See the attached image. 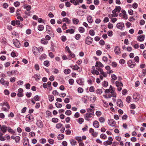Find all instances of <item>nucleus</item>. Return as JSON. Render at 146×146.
<instances>
[{
  "label": "nucleus",
  "mask_w": 146,
  "mask_h": 146,
  "mask_svg": "<svg viewBox=\"0 0 146 146\" xmlns=\"http://www.w3.org/2000/svg\"><path fill=\"white\" fill-rule=\"evenodd\" d=\"M108 123L110 126H114L116 124V122L113 119H110L108 121Z\"/></svg>",
  "instance_id": "10"
},
{
  "label": "nucleus",
  "mask_w": 146,
  "mask_h": 146,
  "mask_svg": "<svg viewBox=\"0 0 146 146\" xmlns=\"http://www.w3.org/2000/svg\"><path fill=\"white\" fill-rule=\"evenodd\" d=\"M20 5V3L18 1H16L14 3V5L16 7H18Z\"/></svg>",
  "instance_id": "64"
},
{
  "label": "nucleus",
  "mask_w": 146,
  "mask_h": 146,
  "mask_svg": "<svg viewBox=\"0 0 146 146\" xmlns=\"http://www.w3.org/2000/svg\"><path fill=\"white\" fill-rule=\"evenodd\" d=\"M11 24L13 26H15L16 25L17 26H19V27L21 28L23 27V25L22 24L20 25L21 23L18 20L12 21L11 23Z\"/></svg>",
  "instance_id": "1"
},
{
  "label": "nucleus",
  "mask_w": 146,
  "mask_h": 146,
  "mask_svg": "<svg viewBox=\"0 0 146 146\" xmlns=\"http://www.w3.org/2000/svg\"><path fill=\"white\" fill-rule=\"evenodd\" d=\"M93 41V38L88 36L86 38L85 43L88 45H90L92 43Z\"/></svg>",
  "instance_id": "2"
},
{
  "label": "nucleus",
  "mask_w": 146,
  "mask_h": 146,
  "mask_svg": "<svg viewBox=\"0 0 146 146\" xmlns=\"http://www.w3.org/2000/svg\"><path fill=\"white\" fill-rule=\"evenodd\" d=\"M23 143L25 146H28L29 144V140L27 137H24L23 140Z\"/></svg>",
  "instance_id": "15"
},
{
  "label": "nucleus",
  "mask_w": 146,
  "mask_h": 146,
  "mask_svg": "<svg viewBox=\"0 0 146 146\" xmlns=\"http://www.w3.org/2000/svg\"><path fill=\"white\" fill-rule=\"evenodd\" d=\"M62 124L61 123H58L56 125V127L57 129H59L62 127Z\"/></svg>",
  "instance_id": "49"
},
{
  "label": "nucleus",
  "mask_w": 146,
  "mask_h": 146,
  "mask_svg": "<svg viewBox=\"0 0 146 146\" xmlns=\"http://www.w3.org/2000/svg\"><path fill=\"white\" fill-rule=\"evenodd\" d=\"M89 34L92 36H93L95 35V32L94 30L92 29L90 30L89 31Z\"/></svg>",
  "instance_id": "33"
},
{
  "label": "nucleus",
  "mask_w": 146,
  "mask_h": 146,
  "mask_svg": "<svg viewBox=\"0 0 146 146\" xmlns=\"http://www.w3.org/2000/svg\"><path fill=\"white\" fill-rule=\"evenodd\" d=\"M115 9L116 10L117 12H119L121 9V8L119 6H116Z\"/></svg>",
  "instance_id": "36"
},
{
  "label": "nucleus",
  "mask_w": 146,
  "mask_h": 146,
  "mask_svg": "<svg viewBox=\"0 0 146 146\" xmlns=\"http://www.w3.org/2000/svg\"><path fill=\"white\" fill-rule=\"evenodd\" d=\"M74 82V80L72 79H70L69 80V83L71 85H72Z\"/></svg>",
  "instance_id": "55"
},
{
  "label": "nucleus",
  "mask_w": 146,
  "mask_h": 146,
  "mask_svg": "<svg viewBox=\"0 0 146 146\" xmlns=\"http://www.w3.org/2000/svg\"><path fill=\"white\" fill-rule=\"evenodd\" d=\"M24 8L26 9L27 11H29L31 9V7L30 5H28L26 6H25Z\"/></svg>",
  "instance_id": "61"
},
{
  "label": "nucleus",
  "mask_w": 146,
  "mask_h": 146,
  "mask_svg": "<svg viewBox=\"0 0 146 146\" xmlns=\"http://www.w3.org/2000/svg\"><path fill=\"white\" fill-rule=\"evenodd\" d=\"M46 31H48V33L50 34L52 33V29L51 27L48 25H46Z\"/></svg>",
  "instance_id": "19"
},
{
  "label": "nucleus",
  "mask_w": 146,
  "mask_h": 146,
  "mask_svg": "<svg viewBox=\"0 0 146 146\" xmlns=\"http://www.w3.org/2000/svg\"><path fill=\"white\" fill-rule=\"evenodd\" d=\"M145 38V35L138 36H137V40L139 41L142 42L144 40Z\"/></svg>",
  "instance_id": "14"
},
{
  "label": "nucleus",
  "mask_w": 146,
  "mask_h": 146,
  "mask_svg": "<svg viewBox=\"0 0 146 146\" xmlns=\"http://www.w3.org/2000/svg\"><path fill=\"white\" fill-rule=\"evenodd\" d=\"M99 121L101 123H104V122L105 120L103 117H102L99 118Z\"/></svg>",
  "instance_id": "62"
},
{
  "label": "nucleus",
  "mask_w": 146,
  "mask_h": 146,
  "mask_svg": "<svg viewBox=\"0 0 146 146\" xmlns=\"http://www.w3.org/2000/svg\"><path fill=\"white\" fill-rule=\"evenodd\" d=\"M71 144L72 145H76V141L72 139L70 140Z\"/></svg>",
  "instance_id": "41"
},
{
  "label": "nucleus",
  "mask_w": 146,
  "mask_h": 146,
  "mask_svg": "<svg viewBox=\"0 0 146 146\" xmlns=\"http://www.w3.org/2000/svg\"><path fill=\"white\" fill-rule=\"evenodd\" d=\"M135 62L138 63L139 62V58L138 56H135L134 58Z\"/></svg>",
  "instance_id": "48"
},
{
  "label": "nucleus",
  "mask_w": 146,
  "mask_h": 146,
  "mask_svg": "<svg viewBox=\"0 0 146 146\" xmlns=\"http://www.w3.org/2000/svg\"><path fill=\"white\" fill-rule=\"evenodd\" d=\"M65 113L67 115H70L71 114L72 112L70 110H67L66 111Z\"/></svg>",
  "instance_id": "52"
},
{
  "label": "nucleus",
  "mask_w": 146,
  "mask_h": 146,
  "mask_svg": "<svg viewBox=\"0 0 146 146\" xmlns=\"http://www.w3.org/2000/svg\"><path fill=\"white\" fill-rule=\"evenodd\" d=\"M2 42L4 44H6L7 43V41L5 38L4 37H2L1 39Z\"/></svg>",
  "instance_id": "63"
},
{
  "label": "nucleus",
  "mask_w": 146,
  "mask_h": 146,
  "mask_svg": "<svg viewBox=\"0 0 146 146\" xmlns=\"http://www.w3.org/2000/svg\"><path fill=\"white\" fill-rule=\"evenodd\" d=\"M128 66L131 68H133L136 65V64L135 62H133L132 60H130L127 63Z\"/></svg>",
  "instance_id": "8"
},
{
  "label": "nucleus",
  "mask_w": 146,
  "mask_h": 146,
  "mask_svg": "<svg viewBox=\"0 0 146 146\" xmlns=\"http://www.w3.org/2000/svg\"><path fill=\"white\" fill-rule=\"evenodd\" d=\"M36 125L38 127L42 128L43 126V124L40 120H38L36 122Z\"/></svg>",
  "instance_id": "13"
},
{
  "label": "nucleus",
  "mask_w": 146,
  "mask_h": 146,
  "mask_svg": "<svg viewBox=\"0 0 146 146\" xmlns=\"http://www.w3.org/2000/svg\"><path fill=\"white\" fill-rule=\"evenodd\" d=\"M88 98L87 96H84V97L82 98V100L83 102L85 103L86 104L87 103V98Z\"/></svg>",
  "instance_id": "29"
},
{
  "label": "nucleus",
  "mask_w": 146,
  "mask_h": 146,
  "mask_svg": "<svg viewBox=\"0 0 146 146\" xmlns=\"http://www.w3.org/2000/svg\"><path fill=\"white\" fill-rule=\"evenodd\" d=\"M93 115L94 114L92 113H86L85 114V116L84 117V118L86 120L89 121V118H91L92 117V115Z\"/></svg>",
  "instance_id": "7"
},
{
  "label": "nucleus",
  "mask_w": 146,
  "mask_h": 146,
  "mask_svg": "<svg viewBox=\"0 0 146 146\" xmlns=\"http://www.w3.org/2000/svg\"><path fill=\"white\" fill-rule=\"evenodd\" d=\"M81 37L80 35L79 34H77L75 35L74 37L77 40L80 39Z\"/></svg>",
  "instance_id": "40"
},
{
  "label": "nucleus",
  "mask_w": 146,
  "mask_h": 146,
  "mask_svg": "<svg viewBox=\"0 0 146 146\" xmlns=\"http://www.w3.org/2000/svg\"><path fill=\"white\" fill-rule=\"evenodd\" d=\"M84 119L82 118H79L78 120V122L80 124H81L84 122Z\"/></svg>",
  "instance_id": "37"
},
{
  "label": "nucleus",
  "mask_w": 146,
  "mask_h": 146,
  "mask_svg": "<svg viewBox=\"0 0 146 146\" xmlns=\"http://www.w3.org/2000/svg\"><path fill=\"white\" fill-rule=\"evenodd\" d=\"M117 104L118 106L120 107H122L123 106V103L120 99H119L117 100Z\"/></svg>",
  "instance_id": "17"
},
{
  "label": "nucleus",
  "mask_w": 146,
  "mask_h": 146,
  "mask_svg": "<svg viewBox=\"0 0 146 146\" xmlns=\"http://www.w3.org/2000/svg\"><path fill=\"white\" fill-rule=\"evenodd\" d=\"M95 66L96 67H100L102 68L104 67V66L100 62L97 61L96 62Z\"/></svg>",
  "instance_id": "20"
},
{
  "label": "nucleus",
  "mask_w": 146,
  "mask_h": 146,
  "mask_svg": "<svg viewBox=\"0 0 146 146\" xmlns=\"http://www.w3.org/2000/svg\"><path fill=\"white\" fill-rule=\"evenodd\" d=\"M69 56H70L72 58H74L75 57V55L71 51L69 53Z\"/></svg>",
  "instance_id": "46"
},
{
  "label": "nucleus",
  "mask_w": 146,
  "mask_h": 146,
  "mask_svg": "<svg viewBox=\"0 0 146 146\" xmlns=\"http://www.w3.org/2000/svg\"><path fill=\"white\" fill-rule=\"evenodd\" d=\"M55 105L58 108H60L62 107V105L57 102H56Z\"/></svg>",
  "instance_id": "44"
},
{
  "label": "nucleus",
  "mask_w": 146,
  "mask_h": 146,
  "mask_svg": "<svg viewBox=\"0 0 146 146\" xmlns=\"http://www.w3.org/2000/svg\"><path fill=\"white\" fill-rule=\"evenodd\" d=\"M48 99L50 101L52 102L54 100V97L53 95H49L48 96Z\"/></svg>",
  "instance_id": "42"
},
{
  "label": "nucleus",
  "mask_w": 146,
  "mask_h": 146,
  "mask_svg": "<svg viewBox=\"0 0 146 146\" xmlns=\"http://www.w3.org/2000/svg\"><path fill=\"white\" fill-rule=\"evenodd\" d=\"M32 50L33 54L35 56H36L39 53L40 51L39 49L36 47H33Z\"/></svg>",
  "instance_id": "6"
},
{
  "label": "nucleus",
  "mask_w": 146,
  "mask_h": 146,
  "mask_svg": "<svg viewBox=\"0 0 146 146\" xmlns=\"http://www.w3.org/2000/svg\"><path fill=\"white\" fill-rule=\"evenodd\" d=\"M58 120V119L56 118H53L52 119V121L54 123H57Z\"/></svg>",
  "instance_id": "53"
},
{
  "label": "nucleus",
  "mask_w": 146,
  "mask_h": 146,
  "mask_svg": "<svg viewBox=\"0 0 146 146\" xmlns=\"http://www.w3.org/2000/svg\"><path fill=\"white\" fill-rule=\"evenodd\" d=\"M78 31L80 33H83L85 32V29L84 27H80L78 28Z\"/></svg>",
  "instance_id": "32"
},
{
  "label": "nucleus",
  "mask_w": 146,
  "mask_h": 146,
  "mask_svg": "<svg viewBox=\"0 0 146 146\" xmlns=\"http://www.w3.org/2000/svg\"><path fill=\"white\" fill-rule=\"evenodd\" d=\"M52 93L54 96L58 95H59V93L57 92L56 90H53Z\"/></svg>",
  "instance_id": "57"
},
{
  "label": "nucleus",
  "mask_w": 146,
  "mask_h": 146,
  "mask_svg": "<svg viewBox=\"0 0 146 146\" xmlns=\"http://www.w3.org/2000/svg\"><path fill=\"white\" fill-rule=\"evenodd\" d=\"M113 139L112 137H109L108 140L104 142V144L106 146H107L111 144L112 143Z\"/></svg>",
  "instance_id": "9"
},
{
  "label": "nucleus",
  "mask_w": 146,
  "mask_h": 146,
  "mask_svg": "<svg viewBox=\"0 0 146 146\" xmlns=\"http://www.w3.org/2000/svg\"><path fill=\"white\" fill-rule=\"evenodd\" d=\"M138 94L137 93H134L133 95V98L135 100H139V98H138Z\"/></svg>",
  "instance_id": "54"
},
{
  "label": "nucleus",
  "mask_w": 146,
  "mask_h": 146,
  "mask_svg": "<svg viewBox=\"0 0 146 146\" xmlns=\"http://www.w3.org/2000/svg\"><path fill=\"white\" fill-rule=\"evenodd\" d=\"M34 99L36 101H39L40 100V96L38 95H36L34 97Z\"/></svg>",
  "instance_id": "45"
},
{
  "label": "nucleus",
  "mask_w": 146,
  "mask_h": 146,
  "mask_svg": "<svg viewBox=\"0 0 146 146\" xmlns=\"http://www.w3.org/2000/svg\"><path fill=\"white\" fill-rule=\"evenodd\" d=\"M111 77L112 79L114 80H115L117 79V77L114 74H112L111 76Z\"/></svg>",
  "instance_id": "58"
},
{
  "label": "nucleus",
  "mask_w": 146,
  "mask_h": 146,
  "mask_svg": "<svg viewBox=\"0 0 146 146\" xmlns=\"http://www.w3.org/2000/svg\"><path fill=\"white\" fill-rule=\"evenodd\" d=\"M33 77L36 81L39 80L40 78V76L39 74H35L34 75Z\"/></svg>",
  "instance_id": "21"
},
{
  "label": "nucleus",
  "mask_w": 146,
  "mask_h": 146,
  "mask_svg": "<svg viewBox=\"0 0 146 146\" xmlns=\"http://www.w3.org/2000/svg\"><path fill=\"white\" fill-rule=\"evenodd\" d=\"M93 125L96 128H98L99 126V122L96 120H95L93 122Z\"/></svg>",
  "instance_id": "18"
},
{
  "label": "nucleus",
  "mask_w": 146,
  "mask_h": 146,
  "mask_svg": "<svg viewBox=\"0 0 146 146\" xmlns=\"http://www.w3.org/2000/svg\"><path fill=\"white\" fill-rule=\"evenodd\" d=\"M62 21L67 23L68 24H70L71 22L70 20L67 17L64 18L62 19Z\"/></svg>",
  "instance_id": "22"
},
{
  "label": "nucleus",
  "mask_w": 146,
  "mask_h": 146,
  "mask_svg": "<svg viewBox=\"0 0 146 146\" xmlns=\"http://www.w3.org/2000/svg\"><path fill=\"white\" fill-rule=\"evenodd\" d=\"M117 28L119 29L122 30L124 27V24L122 22H120L117 23L116 25Z\"/></svg>",
  "instance_id": "12"
},
{
  "label": "nucleus",
  "mask_w": 146,
  "mask_h": 146,
  "mask_svg": "<svg viewBox=\"0 0 146 146\" xmlns=\"http://www.w3.org/2000/svg\"><path fill=\"white\" fill-rule=\"evenodd\" d=\"M9 12L11 13H13L15 11V8L13 7L9 8Z\"/></svg>",
  "instance_id": "60"
},
{
  "label": "nucleus",
  "mask_w": 146,
  "mask_h": 146,
  "mask_svg": "<svg viewBox=\"0 0 146 146\" xmlns=\"http://www.w3.org/2000/svg\"><path fill=\"white\" fill-rule=\"evenodd\" d=\"M76 82L79 85H83V84L84 82L81 79L77 80Z\"/></svg>",
  "instance_id": "39"
},
{
  "label": "nucleus",
  "mask_w": 146,
  "mask_h": 146,
  "mask_svg": "<svg viewBox=\"0 0 146 146\" xmlns=\"http://www.w3.org/2000/svg\"><path fill=\"white\" fill-rule=\"evenodd\" d=\"M64 72L66 74H69L70 72V70L69 69H65L64 70Z\"/></svg>",
  "instance_id": "56"
},
{
  "label": "nucleus",
  "mask_w": 146,
  "mask_h": 146,
  "mask_svg": "<svg viewBox=\"0 0 146 146\" xmlns=\"http://www.w3.org/2000/svg\"><path fill=\"white\" fill-rule=\"evenodd\" d=\"M92 73L93 74H96L97 75H99L100 74L99 72L97 70H94L92 72Z\"/></svg>",
  "instance_id": "51"
},
{
  "label": "nucleus",
  "mask_w": 146,
  "mask_h": 146,
  "mask_svg": "<svg viewBox=\"0 0 146 146\" xmlns=\"http://www.w3.org/2000/svg\"><path fill=\"white\" fill-rule=\"evenodd\" d=\"M70 2L72 3H73L75 5L79 4V3L77 1H76L75 0H70Z\"/></svg>",
  "instance_id": "34"
},
{
  "label": "nucleus",
  "mask_w": 146,
  "mask_h": 146,
  "mask_svg": "<svg viewBox=\"0 0 146 146\" xmlns=\"http://www.w3.org/2000/svg\"><path fill=\"white\" fill-rule=\"evenodd\" d=\"M116 86L117 87H119V86H123V84L121 82H119V81H117L115 82Z\"/></svg>",
  "instance_id": "25"
},
{
  "label": "nucleus",
  "mask_w": 146,
  "mask_h": 146,
  "mask_svg": "<svg viewBox=\"0 0 146 146\" xmlns=\"http://www.w3.org/2000/svg\"><path fill=\"white\" fill-rule=\"evenodd\" d=\"M110 90V92L111 94L112 97L116 98V94L115 92V90L114 88H113L112 86L110 85L109 88Z\"/></svg>",
  "instance_id": "3"
},
{
  "label": "nucleus",
  "mask_w": 146,
  "mask_h": 146,
  "mask_svg": "<svg viewBox=\"0 0 146 146\" xmlns=\"http://www.w3.org/2000/svg\"><path fill=\"white\" fill-rule=\"evenodd\" d=\"M0 82L1 84L4 85L6 88L9 86V82L8 81H5L3 78H1V79Z\"/></svg>",
  "instance_id": "5"
},
{
  "label": "nucleus",
  "mask_w": 146,
  "mask_h": 146,
  "mask_svg": "<svg viewBox=\"0 0 146 146\" xmlns=\"http://www.w3.org/2000/svg\"><path fill=\"white\" fill-rule=\"evenodd\" d=\"M44 65L47 67L48 66L50 65L49 61L48 60L45 61L44 62Z\"/></svg>",
  "instance_id": "43"
},
{
  "label": "nucleus",
  "mask_w": 146,
  "mask_h": 146,
  "mask_svg": "<svg viewBox=\"0 0 146 146\" xmlns=\"http://www.w3.org/2000/svg\"><path fill=\"white\" fill-rule=\"evenodd\" d=\"M70 67L72 68V69L75 70H78L80 68V67H78L77 65L74 66H71Z\"/></svg>",
  "instance_id": "24"
},
{
  "label": "nucleus",
  "mask_w": 146,
  "mask_h": 146,
  "mask_svg": "<svg viewBox=\"0 0 146 146\" xmlns=\"http://www.w3.org/2000/svg\"><path fill=\"white\" fill-rule=\"evenodd\" d=\"M66 33H70V34H72L74 33V31L73 29H68L66 30Z\"/></svg>",
  "instance_id": "27"
},
{
  "label": "nucleus",
  "mask_w": 146,
  "mask_h": 146,
  "mask_svg": "<svg viewBox=\"0 0 146 146\" xmlns=\"http://www.w3.org/2000/svg\"><path fill=\"white\" fill-rule=\"evenodd\" d=\"M40 142L42 144H44L46 142V140L44 138H42L40 141Z\"/></svg>",
  "instance_id": "59"
},
{
  "label": "nucleus",
  "mask_w": 146,
  "mask_h": 146,
  "mask_svg": "<svg viewBox=\"0 0 146 146\" xmlns=\"http://www.w3.org/2000/svg\"><path fill=\"white\" fill-rule=\"evenodd\" d=\"M27 118V120L29 121H33L34 117L31 114H28L26 116Z\"/></svg>",
  "instance_id": "11"
},
{
  "label": "nucleus",
  "mask_w": 146,
  "mask_h": 146,
  "mask_svg": "<svg viewBox=\"0 0 146 146\" xmlns=\"http://www.w3.org/2000/svg\"><path fill=\"white\" fill-rule=\"evenodd\" d=\"M96 114L98 117H100L102 115V113L100 111H97L96 112Z\"/></svg>",
  "instance_id": "50"
},
{
  "label": "nucleus",
  "mask_w": 146,
  "mask_h": 146,
  "mask_svg": "<svg viewBox=\"0 0 146 146\" xmlns=\"http://www.w3.org/2000/svg\"><path fill=\"white\" fill-rule=\"evenodd\" d=\"M46 57V55L45 54H42L41 56L40 57V59L41 60H42L45 59Z\"/></svg>",
  "instance_id": "38"
},
{
  "label": "nucleus",
  "mask_w": 146,
  "mask_h": 146,
  "mask_svg": "<svg viewBox=\"0 0 146 146\" xmlns=\"http://www.w3.org/2000/svg\"><path fill=\"white\" fill-rule=\"evenodd\" d=\"M44 29V26L42 25H40L38 27V30L40 31H42Z\"/></svg>",
  "instance_id": "28"
},
{
  "label": "nucleus",
  "mask_w": 146,
  "mask_h": 146,
  "mask_svg": "<svg viewBox=\"0 0 146 146\" xmlns=\"http://www.w3.org/2000/svg\"><path fill=\"white\" fill-rule=\"evenodd\" d=\"M86 137H76V139L78 142L82 141L83 140H85Z\"/></svg>",
  "instance_id": "35"
},
{
  "label": "nucleus",
  "mask_w": 146,
  "mask_h": 146,
  "mask_svg": "<svg viewBox=\"0 0 146 146\" xmlns=\"http://www.w3.org/2000/svg\"><path fill=\"white\" fill-rule=\"evenodd\" d=\"M7 129V127L5 125H2V127L1 129V130L2 131L3 133H5L6 132Z\"/></svg>",
  "instance_id": "23"
},
{
  "label": "nucleus",
  "mask_w": 146,
  "mask_h": 146,
  "mask_svg": "<svg viewBox=\"0 0 146 146\" xmlns=\"http://www.w3.org/2000/svg\"><path fill=\"white\" fill-rule=\"evenodd\" d=\"M41 41V43L44 44H46L48 42V41L45 38H42Z\"/></svg>",
  "instance_id": "31"
},
{
  "label": "nucleus",
  "mask_w": 146,
  "mask_h": 146,
  "mask_svg": "<svg viewBox=\"0 0 146 146\" xmlns=\"http://www.w3.org/2000/svg\"><path fill=\"white\" fill-rule=\"evenodd\" d=\"M72 21L73 23L75 25L77 24L79 21L78 19L74 18L72 19Z\"/></svg>",
  "instance_id": "30"
},
{
  "label": "nucleus",
  "mask_w": 146,
  "mask_h": 146,
  "mask_svg": "<svg viewBox=\"0 0 146 146\" xmlns=\"http://www.w3.org/2000/svg\"><path fill=\"white\" fill-rule=\"evenodd\" d=\"M13 42L15 46L17 48H19L21 46V44L20 41L17 39H14Z\"/></svg>",
  "instance_id": "4"
},
{
  "label": "nucleus",
  "mask_w": 146,
  "mask_h": 146,
  "mask_svg": "<svg viewBox=\"0 0 146 146\" xmlns=\"http://www.w3.org/2000/svg\"><path fill=\"white\" fill-rule=\"evenodd\" d=\"M102 92V90L101 89H98L96 90V93L97 94L100 95Z\"/></svg>",
  "instance_id": "47"
},
{
  "label": "nucleus",
  "mask_w": 146,
  "mask_h": 146,
  "mask_svg": "<svg viewBox=\"0 0 146 146\" xmlns=\"http://www.w3.org/2000/svg\"><path fill=\"white\" fill-rule=\"evenodd\" d=\"M87 20L88 22L89 23H91L93 22L92 17L90 15L89 16L87 17Z\"/></svg>",
  "instance_id": "26"
},
{
  "label": "nucleus",
  "mask_w": 146,
  "mask_h": 146,
  "mask_svg": "<svg viewBox=\"0 0 146 146\" xmlns=\"http://www.w3.org/2000/svg\"><path fill=\"white\" fill-rule=\"evenodd\" d=\"M114 52L116 55H119L120 54V50L118 46H115L114 49Z\"/></svg>",
  "instance_id": "16"
}]
</instances>
